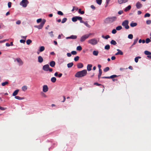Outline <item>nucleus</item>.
<instances>
[{
  "label": "nucleus",
  "instance_id": "25",
  "mask_svg": "<svg viewBox=\"0 0 151 151\" xmlns=\"http://www.w3.org/2000/svg\"><path fill=\"white\" fill-rule=\"evenodd\" d=\"M45 50V47L43 46H42L40 47L39 51L40 52H42Z\"/></svg>",
  "mask_w": 151,
  "mask_h": 151
},
{
  "label": "nucleus",
  "instance_id": "27",
  "mask_svg": "<svg viewBox=\"0 0 151 151\" xmlns=\"http://www.w3.org/2000/svg\"><path fill=\"white\" fill-rule=\"evenodd\" d=\"M102 73V71L101 69L99 70V73L98 75V78L99 79L100 76H101Z\"/></svg>",
  "mask_w": 151,
  "mask_h": 151
},
{
  "label": "nucleus",
  "instance_id": "33",
  "mask_svg": "<svg viewBox=\"0 0 151 151\" xmlns=\"http://www.w3.org/2000/svg\"><path fill=\"white\" fill-rule=\"evenodd\" d=\"M96 3L99 5L101 4L102 0H96Z\"/></svg>",
  "mask_w": 151,
  "mask_h": 151
},
{
  "label": "nucleus",
  "instance_id": "58",
  "mask_svg": "<svg viewBox=\"0 0 151 151\" xmlns=\"http://www.w3.org/2000/svg\"><path fill=\"white\" fill-rule=\"evenodd\" d=\"M42 21V19L41 18H40L39 19H38L37 20V23H39L40 22Z\"/></svg>",
  "mask_w": 151,
  "mask_h": 151
},
{
  "label": "nucleus",
  "instance_id": "39",
  "mask_svg": "<svg viewBox=\"0 0 151 151\" xmlns=\"http://www.w3.org/2000/svg\"><path fill=\"white\" fill-rule=\"evenodd\" d=\"M77 17V20H78L80 21V22L81 23V21H83L82 20V18L81 17H79V16H76Z\"/></svg>",
  "mask_w": 151,
  "mask_h": 151
},
{
  "label": "nucleus",
  "instance_id": "17",
  "mask_svg": "<svg viewBox=\"0 0 151 151\" xmlns=\"http://www.w3.org/2000/svg\"><path fill=\"white\" fill-rule=\"evenodd\" d=\"M77 66L78 68H83V65L82 63H80L78 64Z\"/></svg>",
  "mask_w": 151,
  "mask_h": 151
},
{
  "label": "nucleus",
  "instance_id": "34",
  "mask_svg": "<svg viewBox=\"0 0 151 151\" xmlns=\"http://www.w3.org/2000/svg\"><path fill=\"white\" fill-rule=\"evenodd\" d=\"M110 43L111 44H112L114 45H116L117 44L116 42L114 40H111Z\"/></svg>",
  "mask_w": 151,
  "mask_h": 151
},
{
  "label": "nucleus",
  "instance_id": "28",
  "mask_svg": "<svg viewBox=\"0 0 151 151\" xmlns=\"http://www.w3.org/2000/svg\"><path fill=\"white\" fill-rule=\"evenodd\" d=\"M145 54L147 55H149L151 54V52L148 51L146 50L144 52Z\"/></svg>",
  "mask_w": 151,
  "mask_h": 151
},
{
  "label": "nucleus",
  "instance_id": "49",
  "mask_svg": "<svg viewBox=\"0 0 151 151\" xmlns=\"http://www.w3.org/2000/svg\"><path fill=\"white\" fill-rule=\"evenodd\" d=\"M79 58V57L78 56H77L76 57H75L74 58V60L75 61H77L78 60Z\"/></svg>",
  "mask_w": 151,
  "mask_h": 151
},
{
  "label": "nucleus",
  "instance_id": "5",
  "mask_svg": "<svg viewBox=\"0 0 151 151\" xmlns=\"http://www.w3.org/2000/svg\"><path fill=\"white\" fill-rule=\"evenodd\" d=\"M42 69L44 70L45 71H49L50 72H52V69L50 68L49 65L48 64L44 65L43 66Z\"/></svg>",
  "mask_w": 151,
  "mask_h": 151
},
{
  "label": "nucleus",
  "instance_id": "13",
  "mask_svg": "<svg viewBox=\"0 0 151 151\" xmlns=\"http://www.w3.org/2000/svg\"><path fill=\"white\" fill-rule=\"evenodd\" d=\"M128 0H118V2L119 4H121L127 2Z\"/></svg>",
  "mask_w": 151,
  "mask_h": 151
},
{
  "label": "nucleus",
  "instance_id": "37",
  "mask_svg": "<svg viewBox=\"0 0 151 151\" xmlns=\"http://www.w3.org/2000/svg\"><path fill=\"white\" fill-rule=\"evenodd\" d=\"M138 40V38H137L136 39L134 40V41L132 45V46L135 45L137 42Z\"/></svg>",
  "mask_w": 151,
  "mask_h": 151
},
{
  "label": "nucleus",
  "instance_id": "50",
  "mask_svg": "<svg viewBox=\"0 0 151 151\" xmlns=\"http://www.w3.org/2000/svg\"><path fill=\"white\" fill-rule=\"evenodd\" d=\"M128 37L130 39H132L133 37V35L132 34H129L128 35Z\"/></svg>",
  "mask_w": 151,
  "mask_h": 151
},
{
  "label": "nucleus",
  "instance_id": "45",
  "mask_svg": "<svg viewBox=\"0 0 151 151\" xmlns=\"http://www.w3.org/2000/svg\"><path fill=\"white\" fill-rule=\"evenodd\" d=\"M109 70V67H106L104 69V72H106Z\"/></svg>",
  "mask_w": 151,
  "mask_h": 151
},
{
  "label": "nucleus",
  "instance_id": "9",
  "mask_svg": "<svg viewBox=\"0 0 151 151\" xmlns=\"http://www.w3.org/2000/svg\"><path fill=\"white\" fill-rule=\"evenodd\" d=\"M16 60L19 63V65H22L23 64V63L21 59L19 58H17L16 59Z\"/></svg>",
  "mask_w": 151,
  "mask_h": 151
},
{
  "label": "nucleus",
  "instance_id": "56",
  "mask_svg": "<svg viewBox=\"0 0 151 151\" xmlns=\"http://www.w3.org/2000/svg\"><path fill=\"white\" fill-rule=\"evenodd\" d=\"M11 2H9L8 3V6L9 8H10L11 6Z\"/></svg>",
  "mask_w": 151,
  "mask_h": 151
},
{
  "label": "nucleus",
  "instance_id": "51",
  "mask_svg": "<svg viewBox=\"0 0 151 151\" xmlns=\"http://www.w3.org/2000/svg\"><path fill=\"white\" fill-rule=\"evenodd\" d=\"M57 14L58 15H63V13L60 11H58L57 12Z\"/></svg>",
  "mask_w": 151,
  "mask_h": 151
},
{
  "label": "nucleus",
  "instance_id": "4",
  "mask_svg": "<svg viewBox=\"0 0 151 151\" xmlns=\"http://www.w3.org/2000/svg\"><path fill=\"white\" fill-rule=\"evenodd\" d=\"M88 43L92 45H96L98 43V41L95 38H93L89 40L88 41Z\"/></svg>",
  "mask_w": 151,
  "mask_h": 151
},
{
  "label": "nucleus",
  "instance_id": "32",
  "mask_svg": "<svg viewBox=\"0 0 151 151\" xmlns=\"http://www.w3.org/2000/svg\"><path fill=\"white\" fill-rule=\"evenodd\" d=\"M102 37L104 38L107 39L108 38H109L110 37L109 35H106V36H104V35H102Z\"/></svg>",
  "mask_w": 151,
  "mask_h": 151
},
{
  "label": "nucleus",
  "instance_id": "2",
  "mask_svg": "<svg viewBox=\"0 0 151 151\" xmlns=\"http://www.w3.org/2000/svg\"><path fill=\"white\" fill-rule=\"evenodd\" d=\"M117 18L115 16L107 18L104 21L106 23H111L116 20Z\"/></svg>",
  "mask_w": 151,
  "mask_h": 151
},
{
  "label": "nucleus",
  "instance_id": "22",
  "mask_svg": "<svg viewBox=\"0 0 151 151\" xmlns=\"http://www.w3.org/2000/svg\"><path fill=\"white\" fill-rule=\"evenodd\" d=\"M131 8V6L130 5L128 6L127 7L125 8L124 9L125 12H127Z\"/></svg>",
  "mask_w": 151,
  "mask_h": 151
},
{
  "label": "nucleus",
  "instance_id": "62",
  "mask_svg": "<svg viewBox=\"0 0 151 151\" xmlns=\"http://www.w3.org/2000/svg\"><path fill=\"white\" fill-rule=\"evenodd\" d=\"M20 42L21 43H24L25 42V40H24L22 39L20 40Z\"/></svg>",
  "mask_w": 151,
  "mask_h": 151
},
{
  "label": "nucleus",
  "instance_id": "8",
  "mask_svg": "<svg viewBox=\"0 0 151 151\" xmlns=\"http://www.w3.org/2000/svg\"><path fill=\"white\" fill-rule=\"evenodd\" d=\"M45 22V20L43 19V21L40 24L38 25H36L34 27H35L38 28V29H41L43 27Z\"/></svg>",
  "mask_w": 151,
  "mask_h": 151
},
{
  "label": "nucleus",
  "instance_id": "43",
  "mask_svg": "<svg viewBox=\"0 0 151 151\" xmlns=\"http://www.w3.org/2000/svg\"><path fill=\"white\" fill-rule=\"evenodd\" d=\"M105 49L106 50H108L110 49V46L109 45H106L105 47Z\"/></svg>",
  "mask_w": 151,
  "mask_h": 151
},
{
  "label": "nucleus",
  "instance_id": "63",
  "mask_svg": "<svg viewBox=\"0 0 151 151\" xmlns=\"http://www.w3.org/2000/svg\"><path fill=\"white\" fill-rule=\"evenodd\" d=\"M94 84L95 85H97L98 86H100L101 85V84H99L97 83H94Z\"/></svg>",
  "mask_w": 151,
  "mask_h": 151
},
{
  "label": "nucleus",
  "instance_id": "41",
  "mask_svg": "<svg viewBox=\"0 0 151 151\" xmlns=\"http://www.w3.org/2000/svg\"><path fill=\"white\" fill-rule=\"evenodd\" d=\"M8 83V82L6 81L2 83H1V85L3 86H5L6 85H7Z\"/></svg>",
  "mask_w": 151,
  "mask_h": 151
},
{
  "label": "nucleus",
  "instance_id": "11",
  "mask_svg": "<svg viewBox=\"0 0 151 151\" xmlns=\"http://www.w3.org/2000/svg\"><path fill=\"white\" fill-rule=\"evenodd\" d=\"M48 90V87L47 85H44L43 86V91L44 92H47Z\"/></svg>",
  "mask_w": 151,
  "mask_h": 151
},
{
  "label": "nucleus",
  "instance_id": "60",
  "mask_svg": "<svg viewBox=\"0 0 151 151\" xmlns=\"http://www.w3.org/2000/svg\"><path fill=\"white\" fill-rule=\"evenodd\" d=\"M6 109V108H4L0 106V109L2 110H5Z\"/></svg>",
  "mask_w": 151,
  "mask_h": 151
},
{
  "label": "nucleus",
  "instance_id": "38",
  "mask_svg": "<svg viewBox=\"0 0 151 151\" xmlns=\"http://www.w3.org/2000/svg\"><path fill=\"white\" fill-rule=\"evenodd\" d=\"M110 0H106V5L105 6V7H106L108 6Z\"/></svg>",
  "mask_w": 151,
  "mask_h": 151
},
{
  "label": "nucleus",
  "instance_id": "7",
  "mask_svg": "<svg viewBox=\"0 0 151 151\" xmlns=\"http://www.w3.org/2000/svg\"><path fill=\"white\" fill-rule=\"evenodd\" d=\"M28 1L27 0H22L20 3V4L24 7H26L28 4Z\"/></svg>",
  "mask_w": 151,
  "mask_h": 151
},
{
  "label": "nucleus",
  "instance_id": "3",
  "mask_svg": "<svg viewBox=\"0 0 151 151\" xmlns=\"http://www.w3.org/2000/svg\"><path fill=\"white\" fill-rule=\"evenodd\" d=\"M128 24L129 21L128 20H125L122 22V25L124 27L125 29H128L129 27Z\"/></svg>",
  "mask_w": 151,
  "mask_h": 151
},
{
  "label": "nucleus",
  "instance_id": "46",
  "mask_svg": "<svg viewBox=\"0 0 151 151\" xmlns=\"http://www.w3.org/2000/svg\"><path fill=\"white\" fill-rule=\"evenodd\" d=\"M67 20V19L66 18H63L62 20L61 23H63L65 22Z\"/></svg>",
  "mask_w": 151,
  "mask_h": 151
},
{
  "label": "nucleus",
  "instance_id": "61",
  "mask_svg": "<svg viewBox=\"0 0 151 151\" xmlns=\"http://www.w3.org/2000/svg\"><path fill=\"white\" fill-rule=\"evenodd\" d=\"M123 11L121 10V11H120L118 12V14H122L123 13Z\"/></svg>",
  "mask_w": 151,
  "mask_h": 151
},
{
  "label": "nucleus",
  "instance_id": "31",
  "mask_svg": "<svg viewBox=\"0 0 151 151\" xmlns=\"http://www.w3.org/2000/svg\"><path fill=\"white\" fill-rule=\"evenodd\" d=\"M78 12L81 14H83L84 13V12L83 11H81V9H78Z\"/></svg>",
  "mask_w": 151,
  "mask_h": 151
},
{
  "label": "nucleus",
  "instance_id": "18",
  "mask_svg": "<svg viewBox=\"0 0 151 151\" xmlns=\"http://www.w3.org/2000/svg\"><path fill=\"white\" fill-rule=\"evenodd\" d=\"M19 91V89H17L15 90L13 93L12 94V96H16L18 94Z\"/></svg>",
  "mask_w": 151,
  "mask_h": 151
},
{
  "label": "nucleus",
  "instance_id": "21",
  "mask_svg": "<svg viewBox=\"0 0 151 151\" xmlns=\"http://www.w3.org/2000/svg\"><path fill=\"white\" fill-rule=\"evenodd\" d=\"M92 65L91 64H88L87 66V70L88 71H90L91 70V68L92 67Z\"/></svg>",
  "mask_w": 151,
  "mask_h": 151
},
{
  "label": "nucleus",
  "instance_id": "12",
  "mask_svg": "<svg viewBox=\"0 0 151 151\" xmlns=\"http://www.w3.org/2000/svg\"><path fill=\"white\" fill-rule=\"evenodd\" d=\"M117 50L118 51V52L115 54V55H122L123 54V52L120 50L118 49Z\"/></svg>",
  "mask_w": 151,
  "mask_h": 151
},
{
  "label": "nucleus",
  "instance_id": "57",
  "mask_svg": "<svg viewBox=\"0 0 151 151\" xmlns=\"http://www.w3.org/2000/svg\"><path fill=\"white\" fill-rule=\"evenodd\" d=\"M21 22L20 20H18L16 22V23L17 24H21Z\"/></svg>",
  "mask_w": 151,
  "mask_h": 151
},
{
  "label": "nucleus",
  "instance_id": "14",
  "mask_svg": "<svg viewBox=\"0 0 151 151\" xmlns=\"http://www.w3.org/2000/svg\"><path fill=\"white\" fill-rule=\"evenodd\" d=\"M77 38V36L76 35H72L70 37H66V39H76Z\"/></svg>",
  "mask_w": 151,
  "mask_h": 151
},
{
  "label": "nucleus",
  "instance_id": "23",
  "mask_svg": "<svg viewBox=\"0 0 151 151\" xmlns=\"http://www.w3.org/2000/svg\"><path fill=\"white\" fill-rule=\"evenodd\" d=\"M15 98L19 100H23L24 99V98L23 97H21L18 96H15Z\"/></svg>",
  "mask_w": 151,
  "mask_h": 151
},
{
  "label": "nucleus",
  "instance_id": "55",
  "mask_svg": "<svg viewBox=\"0 0 151 151\" xmlns=\"http://www.w3.org/2000/svg\"><path fill=\"white\" fill-rule=\"evenodd\" d=\"M116 29H113L112 31V33L113 34H115L116 32Z\"/></svg>",
  "mask_w": 151,
  "mask_h": 151
},
{
  "label": "nucleus",
  "instance_id": "59",
  "mask_svg": "<svg viewBox=\"0 0 151 151\" xmlns=\"http://www.w3.org/2000/svg\"><path fill=\"white\" fill-rule=\"evenodd\" d=\"M49 34H50V36H51V37H53L54 35L53 34V32L52 31H51L50 32H49Z\"/></svg>",
  "mask_w": 151,
  "mask_h": 151
},
{
  "label": "nucleus",
  "instance_id": "1",
  "mask_svg": "<svg viewBox=\"0 0 151 151\" xmlns=\"http://www.w3.org/2000/svg\"><path fill=\"white\" fill-rule=\"evenodd\" d=\"M87 74V71L86 70L77 72L75 75V77L77 78H81L86 76Z\"/></svg>",
  "mask_w": 151,
  "mask_h": 151
},
{
  "label": "nucleus",
  "instance_id": "42",
  "mask_svg": "<svg viewBox=\"0 0 151 151\" xmlns=\"http://www.w3.org/2000/svg\"><path fill=\"white\" fill-rule=\"evenodd\" d=\"M77 17H74L72 18V21L73 22H76L77 21Z\"/></svg>",
  "mask_w": 151,
  "mask_h": 151
},
{
  "label": "nucleus",
  "instance_id": "47",
  "mask_svg": "<svg viewBox=\"0 0 151 151\" xmlns=\"http://www.w3.org/2000/svg\"><path fill=\"white\" fill-rule=\"evenodd\" d=\"M146 42L147 43H148L151 42V40L149 38H147L146 39Z\"/></svg>",
  "mask_w": 151,
  "mask_h": 151
},
{
  "label": "nucleus",
  "instance_id": "36",
  "mask_svg": "<svg viewBox=\"0 0 151 151\" xmlns=\"http://www.w3.org/2000/svg\"><path fill=\"white\" fill-rule=\"evenodd\" d=\"M122 29V27L121 26H119L116 27V30H120Z\"/></svg>",
  "mask_w": 151,
  "mask_h": 151
},
{
  "label": "nucleus",
  "instance_id": "53",
  "mask_svg": "<svg viewBox=\"0 0 151 151\" xmlns=\"http://www.w3.org/2000/svg\"><path fill=\"white\" fill-rule=\"evenodd\" d=\"M146 24H151V20H147L146 21Z\"/></svg>",
  "mask_w": 151,
  "mask_h": 151
},
{
  "label": "nucleus",
  "instance_id": "20",
  "mask_svg": "<svg viewBox=\"0 0 151 151\" xmlns=\"http://www.w3.org/2000/svg\"><path fill=\"white\" fill-rule=\"evenodd\" d=\"M137 25V23L136 22H131L130 24V26L132 27H133L136 26Z\"/></svg>",
  "mask_w": 151,
  "mask_h": 151
},
{
  "label": "nucleus",
  "instance_id": "6",
  "mask_svg": "<svg viewBox=\"0 0 151 151\" xmlns=\"http://www.w3.org/2000/svg\"><path fill=\"white\" fill-rule=\"evenodd\" d=\"M91 35V34H87L85 35H83L82 36L80 39V41L81 42H83L85 40L88 38L89 36Z\"/></svg>",
  "mask_w": 151,
  "mask_h": 151
},
{
  "label": "nucleus",
  "instance_id": "54",
  "mask_svg": "<svg viewBox=\"0 0 151 151\" xmlns=\"http://www.w3.org/2000/svg\"><path fill=\"white\" fill-rule=\"evenodd\" d=\"M71 53L73 55H76L77 54V52L75 51H73L71 52Z\"/></svg>",
  "mask_w": 151,
  "mask_h": 151
},
{
  "label": "nucleus",
  "instance_id": "10",
  "mask_svg": "<svg viewBox=\"0 0 151 151\" xmlns=\"http://www.w3.org/2000/svg\"><path fill=\"white\" fill-rule=\"evenodd\" d=\"M136 7L137 9H139L142 6V4L139 2H137L136 5Z\"/></svg>",
  "mask_w": 151,
  "mask_h": 151
},
{
  "label": "nucleus",
  "instance_id": "40",
  "mask_svg": "<svg viewBox=\"0 0 151 151\" xmlns=\"http://www.w3.org/2000/svg\"><path fill=\"white\" fill-rule=\"evenodd\" d=\"M32 42V41L30 39H28L26 41V43L27 44L29 45Z\"/></svg>",
  "mask_w": 151,
  "mask_h": 151
},
{
  "label": "nucleus",
  "instance_id": "30",
  "mask_svg": "<svg viewBox=\"0 0 151 151\" xmlns=\"http://www.w3.org/2000/svg\"><path fill=\"white\" fill-rule=\"evenodd\" d=\"M73 64L72 62L69 63L67 64V66L68 68L71 67L73 65Z\"/></svg>",
  "mask_w": 151,
  "mask_h": 151
},
{
  "label": "nucleus",
  "instance_id": "52",
  "mask_svg": "<svg viewBox=\"0 0 151 151\" xmlns=\"http://www.w3.org/2000/svg\"><path fill=\"white\" fill-rule=\"evenodd\" d=\"M150 14L148 13H147L145 14L144 15V17H149L150 16Z\"/></svg>",
  "mask_w": 151,
  "mask_h": 151
},
{
  "label": "nucleus",
  "instance_id": "19",
  "mask_svg": "<svg viewBox=\"0 0 151 151\" xmlns=\"http://www.w3.org/2000/svg\"><path fill=\"white\" fill-rule=\"evenodd\" d=\"M55 62L53 61H51L50 63V65L52 67H54L55 66Z\"/></svg>",
  "mask_w": 151,
  "mask_h": 151
},
{
  "label": "nucleus",
  "instance_id": "15",
  "mask_svg": "<svg viewBox=\"0 0 151 151\" xmlns=\"http://www.w3.org/2000/svg\"><path fill=\"white\" fill-rule=\"evenodd\" d=\"M43 60L41 56H39L38 57V61L40 63H42L43 61Z\"/></svg>",
  "mask_w": 151,
  "mask_h": 151
},
{
  "label": "nucleus",
  "instance_id": "24",
  "mask_svg": "<svg viewBox=\"0 0 151 151\" xmlns=\"http://www.w3.org/2000/svg\"><path fill=\"white\" fill-rule=\"evenodd\" d=\"M99 53V52L97 50H94L93 51V54L95 56H97Z\"/></svg>",
  "mask_w": 151,
  "mask_h": 151
},
{
  "label": "nucleus",
  "instance_id": "44",
  "mask_svg": "<svg viewBox=\"0 0 151 151\" xmlns=\"http://www.w3.org/2000/svg\"><path fill=\"white\" fill-rule=\"evenodd\" d=\"M82 48L81 46H78L76 48V49L77 50L81 51L82 50Z\"/></svg>",
  "mask_w": 151,
  "mask_h": 151
},
{
  "label": "nucleus",
  "instance_id": "26",
  "mask_svg": "<svg viewBox=\"0 0 151 151\" xmlns=\"http://www.w3.org/2000/svg\"><path fill=\"white\" fill-rule=\"evenodd\" d=\"M56 80V78L55 77H52L51 79V81L53 83H55Z\"/></svg>",
  "mask_w": 151,
  "mask_h": 151
},
{
  "label": "nucleus",
  "instance_id": "29",
  "mask_svg": "<svg viewBox=\"0 0 151 151\" xmlns=\"http://www.w3.org/2000/svg\"><path fill=\"white\" fill-rule=\"evenodd\" d=\"M27 87L26 86H24L22 87V90L23 91H26L27 89Z\"/></svg>",
  "mask_w": 151,
  "mask_h": 151
},
{
  "label": "nucleus",
  "instance_id": "48",
  "mask_svg": "<svg viewBox=\"0 0 151 151\" xmlns=\"http://www.w3.org/2000/svg\"><path fill=\"white\" fill-rule=\"evenodd\" d=\"M117 76L116 75H114L109 76V78H114L116 77Z\"/></svg>",
  "mask_w": 151,
  "mask_h": 151
},
{
  "label": "nucleus",
  "instance_id": "64",
  "mask_svg": "<svg viewBox=\"0 0 151 151\" xmlns=\"http://www.w3.org/2000/svg\"><path fill=\"white\" fill-rule=\"evenodd\" d=\"M67 56L68 57H70L71 56V54L70 53H67Z\"/></svg>",
  "mask_w": 151,
  "mask_h": 151
},
{
  "label": "nucleus",
  "instance_id": "35",
  "mask_svg": "<svg viewBox=\"0 0 151 151\" xmlns=\"http://www.w3.org/2000/svg\"><path fill=\"white\" fill-rule=\"evenodd\" d=\"M141 57L140 56L137 57L135 58L134 59V60L136 63H137L138 61V59L139 58H140Z\"/></svg>",
  "mask_w": 151,
  "mask_h": 151
},
{
  "label": "nucleus",
  "instance_id": "16",
  "mask_svg": "<svg viewBox=\"0 0 151 151\" xmlns=\"http://www.w3.org/2000/svg\"><path fill=\"white\" fill-rule=\"evenodd\" d=\"M88 22L87 21H86V22H84L83 21H81V23H83L87 27H88V28H90V25L88 23Z\"/></svg>",
  "mask_w": 151,
  "mask_h": 151
}]
</instances>
